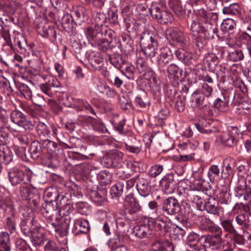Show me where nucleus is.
I'll return each instance as SVG.
<instances>
[{
    "mask_svg": "<svg viewBox=\"0 0 251 251\" xmlns=\"http://www.w3.org/2000/svg\"><path fill=\"white\" fill-rule=\"evenodd\" d=\"M229 159L226 158L223 160L222 162L223 170L221 172V177L222 178L227 177L231 173L232 168L228 163Z\"/></svg>",
    "mask_w": 251,
    "mask_h": 251,
    "instance_id": "nucleus-59",
    "label": "nucleus"
},
{
    "mask_svg": "<svg viewBox=\"0 0 251 251\" xmlns=\"http://www.w3.org/2000/svg\"><path fill=\"white\" fill-rule=\"evenodd\" d=\"M29 237L33 245L35 247L43 245L46 240L45 233L41 227L34 228L33 233Z\"/></svg>",
    "mask_w": 251,
    "mask_h": 251,
    "instance_id": "nucleus-21",
    "label": "nucleus"
},
{
    "mask_svg": "<svg viewBox=\"0 0 251 251\" xmlns=\"http://www.w3.org/2000/svg\"><path fill=\"white\" fill-rule=\"evenodd\" d=\"M236 25V22L234 20L227 18L223 21L221 25V30L224 32H231L232 31Z\"/></svg>",
    "mask_w": 251,
    "mask_h": 251,
    "instance_id": "nucleus-48",
    "label": "nucleus"
},
{
    "mask_svg": "<svg viewBox=\"0 0 251 251\" xmlns=\"http://www.w3.org/2000/svg\"><path fill=\"white\" fill-rule=\"evenodd\" d=\"M240 11L241 7L238 3H231L223 9V12L225 14L236 15L239 14Z\"/></svg>",
    "mask_w": 251,
    "mask_h": 251,
    "instance_id": "nucleus-50",
    "label": "nucleus"
},
{
    "mask_svg": "<svg viewBox=\"0 0 251 251\" xmlns=\"http://www.w3.org/2000/svg\"><path fill=\"white\" fill-rule=\"evenodd\" d=\"M136 188L139 194L143 197H148L151 192V186L148 179L143 176H136Z\"/></svg>",
    "mask_w": 251,
    "mask_h": 251,
    "instance_id": "nucleus-14",
    "label": "nucleus"
},
{
    "mask_svg": "<svg viewBox=\"0 0 251 251\" xmlns=\"http://www.w3.org/2000/svg\"><path fill=\"white\" fill-rule=\"evenodd\" d=\"M45 83L41 84L40 88L41 91L47 95L51 97L52 95V88H60L61 83L55 76L47 75L44 77Z\"/></svg>",
    "mask_w": 251,
    "mask_h": 251,
    "instance_id": "nucleus-8",
    "label": "nucleus"
},
{
    "mask_svg": "<svg viewBox=\"0 0 251 251\" xmlns=\"http://www.w3.org/2000/svg\"><path fill=\"white\" fill-rule=\"evenodd\" d=\"M176 55L177 59L184 64L189 65L192 58V54L183 49H179L176 51Z\"/></svg>",
    "mask_w": 251,
    "mask_h": 251,
    "instance_id": "nucleus-38",
    "label": "nucleus"
},
{
    "mask_svg": "<svg viewBox=\"0 0 251 251\" xmlns=\"http://www.w3.org/2000/svg\"><path fill=\"white\" fill-rule=\"evenodd\" d=\"M123 238L118 234H116L113 237L110 238L107 243L108 246L111 249H115L118 247H126L122 245Z\"/></svg>",
    "mask_w": 251,
    "mask_h": 251,
    "instance_id": "nucleus-52",
    "label": "nucleus"
},
{
    "mask_svg": "<svg viewBox=\"0 0 251 251\" xmlns=\"http://www.w3.org/2000/svg\"><path fill=\"white\" fill-rule=\"evenodd\" d=\"M204 27V23L203 24L193 21L191 25V30L192 31L194 35L197 36L198 34H203Z\"/></svg>",
    "mask_w": 251,
    "mask_h": 251,
    "instance_id": "nucleus-56",
    "label": "nucleus"
},
{
    "mask_svg": "<svg viewBox=\"0 0 251 251\" xmlns=\"http://www.w3.org/2000/svg\"><path fill=\"white\" fill-rule=\"evenodd\" d=\"M74 16L76 22L79 25L87 21L89 18L88 12L83 6L76 7L74 10Z\"/></svg>",
    "mask_w": 251,
    "mask_h": 251,
    "instance_id": "nucleus-29",
    "label": "nucleus"
},
{
    "mask_svg": "<svg viewBox=\"0 0 251 251\" xmlns=\"http://www.w3.org/2000/svg\"><path fill=\"white\" fill-rule=\"evenodd\" d=\"M111 42V41H109L100 37L92 45L97 47L99 50L105 52L112 49V46H110Z\"/></svg>",
    "mask_w": 251,
    "mask_h": 251,
    "instance_id": "nucleus-39",
    "label": "nucleus"
},
{
    "mask_svg": "<svg viewBox=\"0 0 251 251\" xmlns=\"http://www.w3.org/2000/svg\"><path fill=\"white\" fill-rule=\"evenodd\" d=\"M195 126L197 128L198 130L200 131L201 133L205 135H209V140H213L214 137L216 135V129H205L203 127L201 126L199 124H195Z\"/></svg>",
    "mask_w": 251,
    "mask_h": 251,
    "instance_id": "nucleus-60",
    "label": "nucleus"
},
{
    "mask_svg": "<svg viewBox=\"0 0 251 251\" xmlns=\"http://www.w3.org/2000/svg\"><path fill=\"white\" fill-rule=\"evenodd\" d=\"M230 67L227 65H221V68L216 74L218 81L220 82L224 83L226 80V74L228 73Z\"/></svg>",
    "mask_w": 251,
    "mask_h": 251,
    "instance_id": "nucleus-62",
    "label": "nucleus"
},
{
    "mask_svg": "<svg viewBox=\"0 0 251 251\" xmlns=\"http://www.w3.org/2000/svg\"><path fill=\"white\" fill-rule=\"evenodd\" d=\"M239 129L236 126H229L226 131L223 132L219 136L220 142L224 145L232 147L237 143V137Z\"/></svg>",
    "mask_w": 251,
    "mask_h": 251,
    "instance_id": "nucleus-7",
    "label": "nucleus"
},
{
    "mask_svg": "<svg viewBox=\"0 0 251 251\" xmlns=\"http://www.w3.org/2000/svg\"><path fill=\"white\" fill-rule=\"evenodd\" d=\"M218 19V17L214 22L211 20L208 22L204 23V29L202 34L205 38L210 39L214 38L215 36L220 37L218 34V29L217 25Z\"/></svg>",
    "mask_w": 251,
    "mask_h": 251,
    "instance_id": "nucleus-18",
    "label": "nucleus"
},
{
    "mask_svg": "<svg viewBox=\"0 0 251 251\" xmlns=\"http://www.w3.org/2000/svg\"><path fill=\"white\" fill-rule=\"evenodd\" d=\"M185 96L178 95L175 98V108L179 112L184 110L185 105Z\"/></svg>",
    "mask_w": 251,
    "mask_h": 251,
    "instance_id": "nucleus-58",
    "label": "nucleus"
},
{
    "mask_svg": "<svg viewBox=\"0 0 251 251\" xmlns=\"http://www.w3.org/2000/svg\"><path fill=\"white\" fill-rule=\"evenodd\" d=\"M32 174L30 173L26 175V181L22 184L20 188V196L23 200L27 201L30 198L33 194L36 191L34 188H31Z\"/></svg>",
    "mask_w": 251,
    "mask_h": 251,
    "instance_id": "nucleus-16",
    "label": "nucleus"
},
{
    "mask_svg": "<svg viewBox=\"0 0 251 251\" xmlns=\"http://www.w3.org/2000/svg\"><path fill=\"white\" fill-rule=\"evenodd\" d=\"M162 209V215L169 219L180 212L181 206L175 197H170L164 201Z\"/></svg>",
    "mask_w": 251,
    "mask_h": 251,
    "instance_id": "nucleus-6",
    "label": "nucleus"
},
{
    "mask_svg": "<svg viewBox=\"0 0 251 251\" xmlns=\"http://www.w3.org/2000/svg\"><path fill=\"white\" fill-rule=\"evenodd\" d=\"M42 213L45 218H55L56 210L50 202H47L42 210Z\"/></svg>",
    "mask_w": 251,
    "mask_h": 251,
    "instance_id": "nucleus-47",
    "label": "nucleus"
},
{
    "mask_svg": "<svg viewBox=\"0 0 251 251\" xmlns=\"http://www.w3.org/2000/svg\"><path fill=\"white\" fill-rule=\"evenodd\" d=\"M91 199L92 201L97 204L98 205H101L106 202V198L101 191H93L91 194Z\"/></svg>",
    "mask_w": 251,
    "mask_h": 251,
    "instance_id": "nucleus-42",
    "label": "nucleus"
},
{
    "mask_svg": "<svg viewBox=\"0 0 251 251\" xmlns=\"http://www.w3.org/2000/svg\"><path fill=\"white\" fill-rule=\"evenodd\" d=\"M213 90L212 85L207 83H203L201 84L200 92L201 94L206 98H208L211 97Z\"/></svg>",
    "mask_w": 251,
    "mask_h": 251,
    "instance_id": "nucleus-61",
    "label": "nucleus"
},
{
    "mask_svg": "<svg viewBox=\"0 0 251 251\" xmlns=\"http://www.w3.org/2000/svg\"><path fill=\"white\" fill-rule=\"evenodd\" d=\"M168 76L170 78H179L182 75V70L175 64H170L167 69Z\"/></svg>",
    "mask_w": 251,
    "mask_h": 251,
    "instance_id": "nucleus-44",
    "label": "nucleus"
},
{
    "mask_svg": "<svg viewBox=\"0 0 251 251\" xmlns=\"http://www.w3.org/2000/svg\"><path fill=\"white\" fill-rule=\"evenodd\" d=\"M8 175L9 180L13 186L27 182L26 176L24 172L18 168L14 167L10 169Z\"/></svg>",
    "mask_w": 251,
    "mask_h": 251,
    "instance_id": "nucleus-13",
    "label": "nucleus"
},
{
    "mask_svg": "<svg viewBox=\"0 0 251 251\" xmlns=\"http://www.w3.org/2000/svg\"><path fill=\"white\" fill-rule=\"evenodd\" d=\"M42 145L45 149L50 154L55 152L57 148V144L48 139L43 140Z\"/></svg>",
    "mask_w": 251,
    "mask_h": 251,
    "instance_id": "nucleus-54",
    "label": "nucleus"
},
{
    "mask_svg": "<svg viewBox=\"0 0 251 251\" xmlns=\"http://www.w3.org/2000/svg\"><path fill=\"white\" fill-rule=\"evenodd\" d=\"M100 28H98L96 26H95V29L90 27L86 29L85 31V35L92 45L100 37Z\"/></svg>",
    "mask_w": 251,
    "mask_h": 251,
    "instance_id": "nucleus-32",
    "label": "nucleus"
},
{
    "mask_svg": "<svg viewBox=\"0 0 251 251\" xmlns=\"http://www.w3.org/2000/svg\"><path fill=\"white\" fill-rule=\"evenodd\" d=\"M45 197L49 198V200H47V202L51 203L52 201H57L60 196L56 189L51 188L46 190Z\"/></svg>",
    "mask_w": 251,
    "mask_h": 251,
    "instance_id": "nucleus-55",
    "label": "nucleus"
},
{
    "mask_svg": "<svg viewBox=\"0 0 251 251\" xmlns=\"http://www.w3.org/2000/svg\"><path fill=\"white\" fill-rule=\"evenodd\" d=\"M89 62L95 70H100L103 63V58L99 53L91 52L88 57Z\"/></svg>",
    "mask_w": 251,
    "mask_h": 251,
    "instance_id": "nucleus-30",
    "label": "nucleus"
},
{
    "mask_svg": "<svg viewBox=\"0 0 251 251\" xmlns=\"http://www.w3.org/2000/svg\"><path fill=\"white\" fill-rule=\"evenodd\" d=\"M10 119L13 123L25 130L31 129L33 127L32 123L29 121L26 116L19 110L13 111L11 113Z\"/></svg>",
    "mask_w": 251,
    "mask_h": 251,
    "instance_id": "nucleus-10",
    "label": "nucleus"
},
{
    "mask_svg": "<svg viewBox=\"0 0 251 251\" xmlns=\"http://www.w3.org/2000/svg\"><path fill=\"white\" fill-rule=\"evenodd\" d=\"M124 154L117 150H113L107 152L103 157V163L107 168L121 169L125 163L123 161Z\"/></svg>",
    "mask_w": 251,
    "mask_h": 251,
    "instance_id": "nucleus-5",
    "label": "nucleus"
},
{
    "mask_svg": "<svg viewBox=\"0 0 251 251\" xmlns=\"http://www.w3.org/2000/svg\"><path fill=\"white\" fill-rule=\"evenodd\" d=\"M32 219H27L23 220L21 223V229L22 232L25 236H30V234L33 233L34 227L32 224Z\"/></svg>",
    "mask_w": 251,
    "mask_h": 251,
    "instance_id": "nucleus-31",
    "label": "nucleus"
},
{
    "mask_svg": "<svg viewBox=\"0 0 251 251\" xmlns=\"http://www.w3.org/2000/svg\"><path fill=\"white\" fill-rule=\"evenodd\" d=\"M97 178L102 185H106L110 183L112 180V175L106 170H102L97 175Z\"/></svg>",
    "mask_w": 251,
    "mask_h": 251,
    "instance_id": "nucleus-46",
    "label": "nucleus"
},
{
    "mask_svg": "<svg viewBox=\"0 0 251 251\" xmlns=\"http://www.w3.org/2000/svg\"><path fill=\"white\" fill-rule=\"evenodd\" d=\"M204 63L210 69L214 70L219 63V59L215 54L207 53L204 57Z\"/></svg>",
    "mask_w": 251,
    "mask_h": 251,
    "instance_id": "nucleus-43",
    "label": "nucleus"
},
{
    "mask_svg": "<svg viewBox=\"0 0 251 251\" xmlns=\"http://www.w3.org/2000/svg\"><path fill=\"white\" fill-rule=\"evenodd\" d=\"M86 122L91 126L95 130L99 132L104 133L107 130L105 125L100 121L95 118L88 117L86 118Z\"/></svg>",
    "mask_w": 251,
    "mask_h": 251,
    "instance_id": "nucleus-33",
    "label": "nucleus"
},
{
    "mask_svg": "<svg viewBox=\"0 0 251 251\" xmlns=\"http://www.w3.org/2000/svg\"><path fill=\"white\" fill-rule=\"evenodd\" d=\"M0 251H10V239L7 232H0Z\"/></svg>",
    "mask_w": 251,
    "mask_h": 251,
    "instance_id": "nucleus-35",
    "label": "nucleus"
},
{
    "mask_svg": "<svg viewBox=\"0 0 251 251\" xmlns=\"http://www.w3.org/2000/svg\"><path fill=\"white\" fill-rule=\"evenodd\" d=\"M214 106L218 110L225 112L228 109V102L225 100H222L220 98L216 99L214 102Z\"/></svg>",
    "mask_w": 251,
    "mask_h": 251,
    "instance_id": "nucleus-63",
    "label": "nucleus"
},
{
    "mask_svg": "<svg viewBox=\"0 0 251 251\" xmlns=\"http://www.w3.org/2000/svg\"><path fill=\"white\" fill-rule=\"evenodd\" d=\"M199 227L201 230L211 233H222L221 228L216 226L214 223L209 218L205 216L199 217Z\"/></svg>",
    "mask_w": 251,
    "mask_h": 251,
    "instance_id": "nucleus-11",
    "label": "nucleus"
},
{
    "mask_svg": "<svg viewBox=\"0 0 251 251\" xmlns=\"http://www.w3.org/2000/svg\"><path fill=\"white\" fill-rule=\"evenodd\" d=\"M17 223L14 217H8L6 218L4 225L6 229L9 231L10 233H13L16 231Z\"/></svg>",
    "mask_w": 251,
    "mask_h": 251,
    "instance_id": "nucleus-57",
    "label": "nucleus"
},
{
    "mask_svg": "<svg viewBox=\"0 0 251 251\" xmlns=\"http://www.w3.org/2000/svg\"><path fill=\"white\" fill-rule=\"evenodd\" d=\"M215 235L205 236L201 235V239H203V246L205 250L206 248H210L212 250H218L220 248L222 244V238L221 235L222 233L213 232Z\"/></svg>",
    "mask_w": 251,
    "mask_h": 251,
    "instance_id": "nucleus-12",
    "label": "nucleus"
},
{
    "mask_svg": "<svg viewBox=\"0 0 251 251\" xmlns=\"http://www.w3.org/2000/svg\"><path fill=\"white\" fill-rule=\"evenodd\" d=\"M174 247L167 240H156L151 245V251H174Z\"/></svg>",
    "mask_w": 251,
    "mask_h": 251,
    "instance_id": "nucleus-23",
    "label": "nucleus"
},
{
    "mask_svg": "<svg viewBox=\"0 0 251 251\" xmlns=\"http://www.w3.org/2000/svg\"><path fill=\"white\" fill-rule=\"evenodd\" d=\"M197 15L203 23L208 22L211 20L214 22V20L218 17V15L216 13L207 12L203 8H201L198 10Z\"/></svg>",
    "mask_w": 251,
    "mask_h": 251,
    "instance_id": "nucleus-34",
    "label": "nucleus"
},
{
    "mask_svg": "<svg viewBox=\"0 0 251 251\" xmlns=\"http://www.w3.org/2000/svg\"><path fill=\"white\" fill-rule=\"evenodd\" d=\"M124 187V183L123 181L118 182L112 186L110 191L112 197L116 198L121 196L123 192Z\"/></svg>",
    "mask_w": 251,
    "mask_h": 251,
    "instance_id": "nucleus-49",
    "label": "nucleus"
},
{
    "mask_svg": "<svg viewBox=\"0 0 251 251\" xmlns=\"http://www.w3.org/2000/svg\"><path fill=\"white\" fill-rule=\"evenodd\" d=\"M140 43L143 46L142 50L144 54L152 62L159 50L155 37L149 33H144L140 38Z\"/></svg>",
    "mask_w": 251,
    "mask_h": 251,
    "instance_id": "nucleus-2",
    "label": "nucleus"
},
{
    "mask_svg": "<svg viewBox=\"0 0 251 251\" xmlns=\"http://www.w3.org/2000/svg\"><path fill=\"white\" fill-rule=\"evenodd\" d=\"M152 229L149 221L139 223L134 226L133 234L138 238H144L148 237L151 234Z\"/></svg>",
    "mask_w": 251,
    "mask_h": 251,
    "instance_id": "nucleus-15",
    "label": "nucleus"
},
{
    "mask_svg": "<svg viewBox=\"0 0 251 251\" xmlns=\"http://www.w3.org/2000/svg\"><path fill=\"white\" fill-rule=\"evenodd\" d=\"M201 242L203 243V239H201V236L193 231L189 233L186 240V244L191 248V250H195L196 249H201L198 246V243Z\"/></svg>",
    "mask_w": 251,
    "mask_h": 251,
    "instance_id": "nucleus-26",
    "label": "nucleus"
},
{
    "mask_svg": "<svg viewBox=\"0 0 251 251\" xmlns=\"http://www.w3.org/2000/svg\"><path fill=\"white\" fill-rule=\"evenodd\" d=\"M246 213L239 214L235 218V221L237 224L240 226V228L242 231L251 230V225L249 220L246 218Z\"/></svg>",
    "mask_w": 251,
    "mask_h": 251,
    "instance_id": "nucleus-40",
    "label": "nucleus"
},
{
    "mask_svg": "<svg viewBox=\"0 0 251 251\" xmlns=\"http://www.w3.org/2000/svg\"><path fill=\"white\" fill-rule=\"evenodd\" d=\"M172 58V54L167 47L161 48L159 50L152 63L157 64L159 67H163L169 63Z\"/></svg>",
    "mask_w": 251,
    "mask_h": 251,
    "instance_id": "nucleus-9",
    "label": "nucleus"
},
{
    "mask_svg": "<svg viewBox=\"0 0 251 251\" xmlns=\"http://www.w3.org/2000/svg\"><path fill=\"white\" fill-rule=\"evenodd\" d=\"M118 47L121 51L126 53H129L134 50L133 41L129 36L122 35L119 40Z\"/></svg>",
    "mask_w": 251,
    "mask_h": 251,
    "instance_id": "nucleus-25",
    "label": "nucleus"
},
{
    "mask_svg": "<svg viewBox=\"0 0 251 251\" xmlns=\"http://www.w3.org/2000/svg\"><path fill=\"white\" fill-rule=\"evenodd\" d=\"M0 157L5 164H9L13 159L12 152L8 147H4L2 150H0Z\"/></svg>",
    "mask_w": 251,
    "mask_h": 251,
    "instance_id": "nucleus-53",
    "label": "nucleus"
},
{
    "mask_svg": "<svg viewBox=\"0 0 251 251\" xmlns=\"http://www.w3.org/2000/svg\"><path fill=\"white\" fill-rule=\"evenodd\" d=\"M205 210L207 213L215 215H219L220 211L221 210L219 204L216 202L214 199L210 200L204 204Z\"/></svg>",
    "mask_w": 251,
    "mask_h": 251,
    "instance_id": "nucleus-36",
    "label": "nucleus"
},
{
    "mask_svg": "<svg viewBox=\"0 0 251 251\" xmlns=\"http://www.w3.org/2000/svg\"><path fill=\"white\" fill-rule=\"evenodd\" d=\"M111 64L117 69L121 70L126 65V62L120 54H114L109 57Z\"/></svg>",
    "mask_w": 251,
    "mask_h": 251,
    "instance_id": "nucleus-41",
    "label": "nucleus"
},
{
    "mask_svg": "<svg viewBox=\"0 0 251 251\" xmlns=\"http://www.w3.org/2000/svg\"><path fill=\"white\" fill-rule=\"evenodd\" d=\"M74 222L72 227V232L75 235L80 233H87L90 229V226L88 222L85 220L81 219H73Z\"/></svg>",
    "mask_w": 251,
    "mask_h": 251,
    "instance_id": "nucleus-19",
    "label": "nucleus"
},
{
    "mask_svg": "<svg viewBox=\"0 0 251 251\" xmlns=\"http://www.w3.org/2000/svg\"><path fill=\"white\" fill-rule=\"evenodd\" d=\"M46 219L47 220L46 226L48 228V230L54 229L56 232V237L60 244L66 245L67 244L66 236L68 232L69 227L72 217H62L61 219L60 223L57 221L54 222V219H57L56 217Z\"/></svg>",
    "mask_w": 251,
    "mask_h": 251,
    "instance_id": "nucleus-1",
    "label": "nucleus"
},
{
    "mask_svg": "<svg viewBox=\"0 0 251 251\" xmlns=\"http://www.w3.org/2000/svg\"><path fill=\"white\" fill-rule=\"evenodd\" d=\"M244 54L240 49H236L229 52L227 58L229 60L233 62H238L243 60L244 58Z\"/></svg>",
    "mask_w": 251,
    "mask_h": 251,
    "instance_id": "nucleus-51",
    "label": "nucleus"
},
{
    "mask_svg": "<svg viewBox=\"0 0 251 251\" xmlns=\"http://www.w3.org/2000/svg\"><path fill=\"white\" fill-rule=\"evenodd\" d=\"M220 169L217 165H211L208 172V176L211 182L214 183L220 180Z\"/></svg>",
    "mask_w": 251,
    "mask_h": 251,
    "instance_id": "nucleus-45",
    "label": "nucleus"
},
{
    "mask_svg": "<svg viewBox=\"0 0 251 251\" xmlns=\"http://www.w3.org/2000/svg\"><path fill=\"white\" fill-rule=\"evenodd\" d=\"M16 251H31L25 241L22 239H19L16 241Z\"/></svg>",
    "mask_w": 251,
    "mask_h": 251,
    "instance_id": "nucleus-64",
    "label": "nucleus"
},
{
    "mask_svg": "<svg viewBox=\"0 0 251 251\" xmlns=\"http://www.w3.org/2000/svg\"><path fill=\"white\" fill-rule=\"evenodd\" d=\"M149 11L152 17L162 24L171 23L174 20L171 12L163 5L161 7L157 5H152L149 9Z\"/></svg>",
    "mask_w": 251,
    "mask_h": 251,
    "instance_id": "nucleus-4",
    "label": "nucleus"
},
{
    "mask_svg": "<svg viewBox=\"0 0 251 251\" xmlns=\"http://www.w3.org/2000/svg\"><path fill=\"white\" fill-rule=\"evenodd\" d=\"M36 130L41 140H45L50 137V129L44 123H39L37 126Z\"/></svg>",
    "mask_w": 251,
    "mask_h": 251,
    "instance_id": "nucleus-37",
    "label": "nucleus"
},
{
    "mask_svg": "<svg viewBox=\"0 0 251 251\" xmlns=\"http://www.w3.org/2000/svg\"><path fill=\"white\" fill-rule=\"evenodd\" d=\"M243 234H240L238 232L234 236V240L235 243L243 245L246 247H251V230L250 231H243Z\"/></svg>",
    "mask_w": 251,
    "mask_h": 251,
    "instance_id": "nucleus-22",
    "label": "nucleus"
},
{
    "mask_svg": "<svg viewBox=\"0 0 251 251\" xmlns=\"http://www.w3.org/2000/svg\"><path fill=\"white\" fill-rule=\"evenodd\" d=\"M169 36L173 43L180 47L184 48L186 45V40L182 32L178 29H174L170 32Z\"/></svg>",
    "mask_w": 251,
    "mask_h": 251,
    "instance_id": "nucleus-27",
    "label": "nucleus"
},
{
    "mask_svg": "<svg viewBox=\"0 0 251 251\" xmlns=\"http://www.w3.org/2000/svg\"><path fill=\"white\" fill-rule=\"evenodd\" d=\"M190 102L191 106L195 108L203 105L202 107V109H204L210 104L209 101L205 100V97L197 91L194 92L192 94Z\"/></svg>",
    "mask_w": 251,
    "mask_h": 251,
    "instance_id": "nucleus-20",
    "label": "nucleus"
},
{
    "mask_svg": "<svg viewBox=\"0 0 251 251\" xmlns=\"http://www.w3.org/2000/svg\"><path fill=\"white\" fill-rule=\"evenodd\" d=\"M124 207L125 216L126 219L130 221L138 219L137 213L140 210L141 206L133 194L130 193L125 197Z\"/></svg>",
    "mask_w": 251,
    "mask_h": 251,
    "instance_id": "nucleus-3",
    "label": "nucleus"
},
{
    "mask_svg": "<svg viewBox=\"0 0 251 251\" xmlns=\"http://www.w3.org/2000/svg\"><path fill=\"white\" fill-rule=\"evenodd\" d=\"M160 185L163 192L166 194L173 193L176 189V182L173 174H169L160 180Z\"/></svg>",
    "mask_w": 251,
    "mask_h": 251,
    "instance_id": "nucleus-17",
    "label": "nucleus"
},
{
    "mask_svg": "<svg viewBox=\"0 0 251 251\" xmlns=\"http://www.w3.org/2000/svg\"><path fill=\"white\" fill-rule=\"evenodd\" d=\"M126 148L129 152L138 153L142 150V143L133 137L128 138L125 142Z\"/></svg>",
    "mask_w": 251,
    "mask_h": 251,
    "instance_id": "nucleus-24",
    "label": "nucleus"
},
{
    "mask_svg": "<svg viewBox=\"0 0 251 251\" xmlns=\"http://www.w3.org/2000/svg\"><path fill=\"white\" fill-rule=\"evenodd\" d=\"M29 152L30 157L34 160L41 157L43 152L41 144L37 141H33L29 146Z\"/></svg>",
    "mask_w": 251,
    "mask_h": 251,
    "instance_id": "nucleus-28",
    "label": "nucleus"
}]
</instances>
